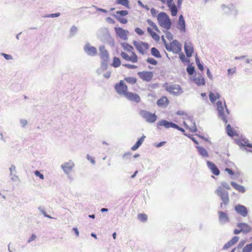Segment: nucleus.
<instances>
[{
    "label": "nucleus",
    "instance_id": "6e6d98bb",
    "mask_svg": "<svg viewBox=\"0 0 252 252\" xmlns=\"http://www.w3.org/2000/svg\"><path fill=\"white\" fill-rule=\"evenodd\" d=\"M1 56H3L6 60H10L13 59L12 56L11 55L6 54L5 53H1Z\"/></svg>",
    "mask_w": 252,
    "mask_h": 252
},
{
    "label": "nucleus",
    "instance_id": "09e8293b",
    "mask_svg": "<svg viewBox=\"0 0 252 252\" xmlns=\"http://www.w3.org/2000/svg\"><path fill=\"white\" fill-rule=\"evenodd\" d=\"M209 96L211 102L212 103H214L217 100V97L213 92H210L209 93Z\"/></svg>",
    "mask_w": 252,
    "mask_h": 252
},
{
    "label": "nucleus",
    "instance_id": "f3484780",
    "mask_svg": "<svg viewBox=\"0 0 252 252\" xmlns=\"http://www.w3.org/2000/svg\"><path fill=\"white\" fill-rule=\"evenodd\" d=\"M167 3V5L170 10L171 14L172 16L177 15L178 12V8L177 6L174 3H173V0H165Z\"/></svg>",
    "mask_w": 252,
    "mask_h": 252
},
{
    "label": "nucleus",
    "instance_id": "a19ab883",
    "mask_svg": "<svg viewBox=\"0 0 252 252\" xmlns=\"http://www.w3.org/2000/svg\"><path fill=\"white\" fill-rule=\"evenodd\" d=\"M138 60L137 56L134 52H132V56H129L128 61H130L133 63H136Z\"/></svg>",
    "mask_w": 252,
    "mask_h": 252
},
{
    "label": "nucleus",
    "instance_id": "de8ad7c7",
    "mask_svg": "<svg viewBox=\"0 0 252 252\" xmlns=\"http://www.w3.org/2000/svg\"><path fill=\"white\" fill-rule=\"evenodd\" d=\"M147 23L152 27L153 28V29L157 31V32H159V30L158 29V27L156 26V25L151 20L148 19L147 20Z\"/></svg>",
    "mask_w": 252,
    "mask_h": 252
},
{
    "label": "nucleus",
    "instance_id": "39448f33",
    "mask_svg": "<svg viewBox=\"0 0 252 252\" xmlns=\"http://www.w3.org/2000/svg\"><path fill=\"white\" fill-rule=\"evenodd\" d=\"M215 193L220 197L225 206L227 205L229 202L228 192L222 189L221 187L218 188Z\"/></svg>",
    "mask_w": 252,
    "mask_h": 252
},
{
    "label": "nucleus",
    "instance_id": "052dcab7",
    "mask_svg": "<svg viewBox=\"0 0 252 252\" xmlns=\"http://www.w3.org/2000/svg\"><path fill=\"white\" fill-rule=\"evenodd\" d=\"M135 32L137 34H138L139 35H142L144 33V31L139 28H136L135 29Z\"/></svg>",
    "mask_w": 252,
    "mask_h": 252
},
{
    "label": "nucleus",
    "instance_id": "5fc2aeb1",
    "mask_svg": "<svg viewBox=\"0 0 252 252\" xmlns=\"http://www.w3.org/2000/svg\"><path fill=\"white\" fill-rule=\"evenodd\" d=\"M132 156V153L130 152H126V153H125L123 155V158L125 160V159H129L130 158V157Z\"/></svg>",
    "mask_w": 252,
    "mask_h": 252
},
{
    "label": "nucleus",
    "instance_id": "c85d7f7f",
    "mask_svg": "<svg viewBox=\"0 0 252 252\" xmlns=\"http://www.w3.org/2000/svg\"><path fill=\"white\" fill-rule=\"evenodd\" d=\"M172 47L173 52H177L181 51V45L177 40H174L172 42Z\"/></svg>",
    "mask_w": 252,
    "mask_h": 252
},
{
    "label": "nucleus",
    "instance_id": "338daca9",
    "mask_svg": "<svg viewBox=\"0 0 252 252\" xmlns=\"http://www.w3.org/2000/svg\"><path fill=\"white\" fill-rule=\"evenodd\" d=\"M11 176V180L15 182L18 180V176L14 173H12V175H10Z\"/></svg>",
    "mask_w": 252,
    "mask_h": 252
},
{
    "label": "nucleus",
    "instance_id": "2f4dec72",
    "mask_svg": "<svg viewBox=\"0 0 252 252\" xmlns=\"http://www.w3.org/2000/svg\"><path fill=\"white\" fill-rule=\"evenodd\" d=\"M147 32L156 41H159L160 38L159 36L155 32H153L151 28L148 27L147 28Z\"/></svg>",
    "mask_w": 252,
    "mask_h": 252
},
{
    "label": "nucleus",
    "instance_id": "ddd939ff",
    "mask_svg": "<svg viewBox=\"0 0 252 252\" xmlns=\"http://www.w3.org/2000/svg\"><path fill=\"white\" fill-rule=\"evenodd\" d=\"M138 75L140 79L147 82L150 81L153 77V73L151 71L139 72Z\"/></svg>",
    "mask_w": 252,
    "mask_h": 252
},
{
    "label": "nucleus",
    "instance_id": "0e129e2a",
    "mask_svg": "<svg viewBox=\"0 0 252 252\" xmlns=\"http://www.w3.org/2000/svg\"><path fill=\"white\" fill-rule=\"evenodd\" d=\"M87 159L88 160H90V162L93 164H94L95 163V160L94 158H93L92 157H91L89 155H87L86 157Z\"/></svg>",
    "mask_w": 252,
    "mask_h": 252
},
{
    "label": "nucleus",
    "instance_id": "c03bdc74",
    "mask_svg": "<svg viewBox=\"0 0 252 252\" xmlns=\"http://www.w3.org/2000/svg\"><path fill=\"white\" fill-rule=\"evenodd\" d=\"M195 62L198 67V68L201 71H203L204 69L203 65L200 63L199 58L196 56L195 57Z\"/></svg>",
    "mask_w": 252,
    "mask_h": 252
},
{
    "label": "nucleus",
    "instance_id": "c9c22d12",
    "mask_svg": "<svg viewBox=\"0 0 252 252\" xmlns=\"http://www.w3.org/2000/svg\"><path fill=\"white\" fill-rule=\"evenodd\" d=\"M111 65L114 67H118L120 66L121 65V61L120 59L116 57H114L113 63Z\"/></svg>",
    "mask_w": 252,
    "mask_h": 252
},
{
    "label": "nucleus",
    "instance_id": "423d86ee",
    "mask_svg": "<svg viewBox=\"0 0 252 252\" xmlns=\"http://www.w3.org/2000/svg\"><path fill=\"white\" fill-rule=\"evenodd\" d=\"M114 88L116 92L120 95H126L127 92V86L123 80H121L119 83L115 84Z\"/></svg>",
    "mask_w": 252,
    "mask_h": 252
},
{
    "label": "nucleus",
    "instance_id": "e2e57ef3",
    "mask_svg": "<svg viewBox=\"0 0 252 252\" xmlns=\"http://www.w3.org/2000/svg\"><path fill=\"white\" fill-rule=\"evenodd\" d=\"M221 185L223 188H224L227 189H230V187L229 184L225 182H222L221 184Z\"/></svg>",
    "mask_w": 252,
    "mask_h": 252
},
{
    "label": "nucleus",
    "instance_id": "37998d69",
    "mask_svg": "<svg viewBox=\"0 0 252 252\" xmlns=\"http://www.w3.org/2000/svg\"><path fill=\"white\" fill-rule=\"evenodd\" d=\"M252 251V243L247 245L243 249V252H251Z\"/></svg>",
    "mask_w": 252,
    "mask_h": 252
},
{
    "label": "nucleus",
    "instance_id": "f03ea898",
    "mask_svg": "<svg viewBox=\"0 0 252 252\" xmlns=\"http://www.w3.org/2000/svg\"><path fill=\"white\" fill-rule=\"evenodd\" d=\"M157 20L159 25L167 30L171 28V22L168 15L164 12H160L157 16Z\"/></svg>",
    "mask_w": 252,
    "mask_h": 252
},
{
    "label": "nucleus",
    "instance_id": "49530a36",
    "mask_svg": "<svg viewBox=\"0 0 252 252\" xmlns=\"http://www.w3.org/2000/svg\"><path fill=\"white\" fill-rule=\"evenodd\" d=\"M179 58L183 63H189L190 62L189 59L186 58L185 55L182 53L179 54Z\"/></svg>",
    "mask_w": 252,
    "mask_h": 252
},
{
    "label": "nucleus",
    "instance_id": "8fccbe9b",
    "mask_svg": "<svg viewBox=\"0 0 252 252\" xmlns=\"http://www.w3.org/2000/svg\"><path fill=\"white\" fill-rule=\"evenodd\" d=\"M146 61L148 63L152 64L153 65H156L158 64V62L155 59L152 58H148Z\"/></svg>",
    "mask_w": 252,
    "mask_h": 252
},
{
    "label": "nucleus",
    "instance_id": "0eeeda50",
    "mask_svg": "<svg viewBox=\"0 0 252 252\" xmlns=\"http://www.w3.org/2000/svg\"><path fill=\"white\" fill-rule=\"evenodd\" d=\"M217 108L218 111L219 117L220 118L225 124L228 122L226 116L224 114V107L222 101H218L217 102Z\"/></svg>",
    "mask_w": 252,
    "mask_h": 252
},
{
    "label": "nucleus",
    "instance_id": "6ab92c4d",
    "mask_svg": "<svg viewBox=\"0 0 252 252\" xmlns=\"http://www.w3.org/2000/svg\"><path fill=\"white\" fill-rule=\"evenodd\" d=\"M125 97L129 100L135 102H139L140 101V97L139 95L136 93L127 92L126 94Z\"/></svg>",
    "mask_w": 252,
    "mask_h": 252
},
{
    "label": "nucleus",
    "instance_id": "ea45409f",
    "mask_svg": "<svg viewBox=\"0 0 252 252\" xmlns=\"http://www.w3.org/2000/svg\"><path fill=\"white\" fill-rule=\"evenodd\" d=\"M115 18L121 23L122 24H126L127 22V20L126 19L123 18L119 16L118 15H113Z\"/></svg>",
    "mask_w": 252,
    "mask_h": 252
},
{
    "label": "nucleus",
    "instance_id": "dca6fc26",
    "mask_svg": "<svg viewBox=\"0 0 252 252\" xmlns=\"http://www.w3.org/2000/svg\"><path fill=\"white\" fill-rule=\"evenodd\" d=\"M184 49L187 57H191L193 52L192 44L190 41H186L184 44Z\"/></svg>",
    "mask_w": 252,
    "mask_h": 252
},
{
    "label": "nucleus",
    "instance_id": "f704fd0d",
    "mask_svg": "<svg viewBox=\"0 0 252 252\" xmlns=\"http://www.w3.org/2000/svg\"><path fill=\"white\" fill-rule=\"evenodd\" d=\"M151 54L156 58H160L161 56L159 51L156 48L153 47L151 48Z\"/></svg>",
    "mask_w": 252,
    "mask_h": 252
},
{
    "label": "nucleus",
    "instance_id": "b1692460",
    "mask_svg": "<svg viewBox=\"0 0 252 252\" xmlns=\"http://www.w3.org/2000/svg\"><path fill=\"white\" fill-rule=\"evenodd\" d=\"M169 103V100L166 96H162L159 98L157 102V104L158 106L162 107H166Z\"/></svg>",
    "mask_w": 252,
    "mask_h": 252
},
{
    "label": "nucleus",
    "instance_id": "13d9d810",
    "mask_svg": "<svg viewBox=\"0 0 252 252\" xmlns=\"http://www.w3.org/2000/svg\"><path fill=\"white\" fill-rule=\"evenodd\" d=\"M123 65L129 69H136L137 68L136 65L128 63L124 64Z\"/></svg>",
    "mask_w": 252,
    "mask_h": 252
},
{
    "label": "nucleus",
    "instance_id": "412c9836",
    "mask_svg": "<svg viewBox=\"0 0 252 252\" xmlns=\"http://www.w3.org/2000/svg\"><path fill=\"white\" fill-rule=\"evenodd\" d=\"M207 165L208 168L211 171L213 174L216 176H218L220 174V170L213 162L210 161H207Z\"/></svg>",
    "mask_w": 252,
    "mask_h": 252
},
{
    "label": "nucleus",
    "instance_id": "393cba45",
    "mask_svg": "<svg viewBox=\"0 0 252 252\" xmlns=\"http://www.w3.org/2000/svg\"><path fill=\"white\" fill-rule=\"evenodd\" d=\"M239 237L238 236H234L230 241L227 242L223 246V249L226 250L230 248L232 245L236 244L239 240Z\"/></svg>",
    "mask_w": 252,
    "mask_h": 252
},
{
    "label": "nucleus",
    "instance_id": "69168bd1",
    "mask_svg": "<svg viewBox=\"0 0 252 252\" xmlns=\"http://www.w3.org/2000/svg\"><path fill=\"white\" fill-rule=\"evenodd\" d=\"M20 124H21V126L23 127H25L27 125V123H28L27 120H26L25 119H21L20 120Z\"/></svg>",
    "mask_w": 252,
    "mask_h": 252
},
{
    "label": "nucleus",
    "instance_id": "9d476101",
    "mask_svg": "<svg viewBox=\"0 0 252 252\" xmlns=\"http://www.w3.org/2000/svg\"><path fill=\"white\" fill-rule=\"evenodd\" d=\"M221 8L224 13L228 14L229 12L236 16L238 13V10L236 8L233 4H229L227 5L225 4L221 5Z\"/></svg>",
    "mask_w": 252,
    "mask_h": 252
},
{
    "label": "nucleus",
    "instance_id": "6e6552de",
    "mask_svg": "<svg viewBox=\"0 0 252 252\" xmlns=\"http://www.w3.org/2000/svg\"><path fill=\"white\" fill-rule=\"evenodd\" d=\"M84 52L89 56L94 57L97 55L96 48L92 46L90 43H87L84 46Z\"/></svg>",
    "mask_w": 252,
    "mask_h": 252
},
{
    "label": "nucleus",
    "instance_id": "79ce46f5",
    "mask_svg": "<svg viewBox=\"0 0 252 252\" xmlns=\"http://www.w3.org/2000/svg\"><path fill=\"white\" fill-rule=\"evenodd\" d=\"M187 71L189 75H193L195 73L194 67L191 65H189L187 68Z\"/></svg>",
    "mask_w": 252,
    "mask_h": 252
},
{
    "label": "nucleus",
    "instance_id": "20e7f679",
    "mask_svg": "<svg viewBox=\"0 0 252 252\" xmlns=\"http://www.w3.org/2000/svg\"><path fill=\"white\" fill-rule=\"evenodd\" d=\"M75 166L74 162L70 160L67 162H65L62 164L61 166V168L63 169L64 173L67 176V178L70 180H72V178L70 176V173L72 171L73 168Z\"/></svg>",
    "mask_w": 252,
    "mask_h": 252
},
{
    "label": "nucleus",
    "instance_id": "7ed1b4c3",
    "mask_svg": "<svg viewBox=\"0 0 252 252\" xmlns=\"http://www.w3.org/2000/svg\"><path fill=\"white\" fill-rule=\"evenodd\" d=\"M139 114L146 122L149 123H153L155 122L157 119V116L155 113L153 114L146 110H140Z\"/></svg>",
    "mask_w": 252,
    "mask_h": 252
},
{
    "label": "nucleus",
    "instance_id": "864d4df0",
    "mask_svg": "<svg viewBox=\"0 0 252 252\" xmlns=\"http://www.w3.org/2000/svg\"><path fill=\"white\" fill-rule=\"evenodd\" d=\"M61 15L60 13H52L48 15H46L44 16V17H47V18H55V17H58L60 16Z\"/></svg>",
    "mask_w": 252,
    "mask_h": 252
},
{
    "label": "nucleus",
    "instance_id": "774afa93",
    "mask_svg": "<svg viewBox=\"0 0 252 252\" xmlns=\"http://www.w3.org/2000/svg\"><path fill=\"white\" fill-rule=\"evenodd\" d=\"M9 171H10V175H12V173H13L14 172H16V167L14 165L12 164L9 168Z\"/></svg>",
    "mask_w": 252,
    "mask_h": 252
},
{
    "label": "nucleus",
    "instance_id": "bb28decb",
    "mask_svg": "<svg viewBox=\"0 0 252 252\" xmlns=\"http://www.w3.org/2000/svg\"><path fill=\"white\" fill-rule=\"evenodd\" d=\"M146 136L145 135H142L136 142V143L131 147V149L132 151H134L138 149L140 146L143 143Z\"/></svg>",
    "mask_w": 252,
    "mask_h": 252
},
{
    "label": "nucleus",
    "instance_id": "a211bd4d",
    "mask_svg": "<svg viewBox=\"0 0 252 252\" xmlns=\"http://www.w3.org/2000/svg\"><path fill=\"white\" fill-rule=\"evenodd\" d=\"M99 51L101 61L109 60V55L104 45H101L99 47Z\"/></svg>",
    "mask_w": 252,
    "mask_h": 252
},
{
    "label": "nucleus",
    "instance_id": "f257e3e1",
    "mask_svg": "<svg viewBox=\"0 0 252 252\" xmlns=\"http://www.w3.org/2000/svg\"><path fill=\"white\" fill-rule=\"evenodd\" d=\"M97 37L102 42H106L112 47L114 46L115 41L111 36L108 28H100L97 32Z\"/></svg>",
    "mask_w": 252,
    "mask_h": 252
},
{
    "label": "nucleus",
    "instance_id": "1a4fd4ad",
    "mask_svg": "<svg viewBox=\"0 0 252 252\" xmlns=\"http://www.w3.org/2000/svg\"><path fill=\"white\" fill-rule=\"evenodd\" d=\"M167 90L171 94L176 95H180L183 93L182 88L180 85L173 84L170 85Z\"/></svg>",
    "mask_w": 252,
    "mask_h": 252
},
{
    "label": "nucleus",
    "instance_id": "a878e982",
    "mask_svg": "<svg viewBox=\"0 0 252 252\" xmlns=\"http://www.w3.org/2000/svg\"><path fill=\"white\" fill-rule=\"evenodd\" d=\"M146 136L145 135H142L136 142V143L131 147V149L132 151H134L138 149L140 146L143 143Z\"/></svg>",
    "mask_w": 252,
    "mask_h": 252
},
{
    "label": "nucleus",
    "instance_id": "f8f14e48",
    "mask_svg": "<svg viewBox=\"0 0 252 252\" xmlns=\"http://www.w3.org/2000/svg\"><path fill=\"white\" fill-rule=\"evenodd\" d=\"M133 45L136 48V49L142 55L145 54V51L143 49V47L147 50L149 48V44L147 42H138L137 41H134Z\"/></svg>",
    "mask_w": 252,
    "mask_h": 252
},
{
    "label": "nucleus",
    "instance_id": "bf43d9fd",
    "mask_svg": "<svg viewBox=\"0 0 252 252\" xmlns=\"http://www.w3.org/2000/svg\"><path fill=\"white\" fill-rule=\"evenodd\" d=\"M164 46H165L166 49L168 51L171 52V51H173V49L172 47V42H171L169 45L167 43L164 44Z\"/></svg>",
    "mask_w": 252,
    "mask_h": 252
},
{
    "label": "nucleus",
    "instance_id": "4be33fe9",
    "mask_svg": "<svg viewBox=\"0 0 252 252\" xmlns=\"http://www.w3.org/2000/svg\"><path fill=\"white\" fill-rule=\"evenodd\" d=\"M177 28L180 30L181 32H186V23L184 19V17L182 15H180L178 20V25Z\"/></svg>",
    "mask_w": 252,
    "mask_h": 252
},
{
    "label": "nucleus",
    "instance_id": "aec40b11",
    "mask_svg": "<svg viewBox=\"0 0 252 252\" xmlns=\"http://www.w3.org/2000/svg\"><path fill=\"white\" fill-rule=\"evenodd\" d=\"M237 227L240 228L241 232L244 234L248 233L252 230L251 227L246 223H238L237 224Z\"/></svg>",
    "mask_w": 252,
    "mask_h": 252
},
{
    "label": "nucleus",
    "instance_id": "58836bf2",
    "mask_svg": "<svg viewBox=\"0 0 252 252\" xmlns=\"http://www.w3.org/2000/svg\"><path fill=\"white\" fill-rule=\"evenodd\" d=\"M226 132H227V134L229 136L233 137V136H234V131H233V129L231 127L230 125L229 124V125H228L226 126Z\"/></svg>",
    "mask_w": 252,
    "mask_h": 252
},
{
    "label": "nucleus",
    "instance_id": "3c124183",
    "mask_svg": "<svg viewBox=\"0 0 252 252\" xmlns=\"http://www.w3.org/2000/svg\"><path fill=\"white\" fill-rule=\"evenodd\" d=\"M77 31V28L76 26H73L70 30V34L71 36L74 35Z\"/></svg>",
    "mask_w": 252,
    "mask_h": 252
},
{
    "label": "nucleus",
    "instance_id": "4d7b16f0",
    "mask_svg": "<svg viewBox=\"0 0 252 252\" xmlns=\"http://www.w3.org/2000/svg\"><path fill=\"white\" fill-rule=\"evenodd\" d=\"M121 56L124 59L127 61H128L129 56L127 54L124 52H122L121 53Z\"/></svg>",
    "mask_w": 252,
    "mask_h": 252
},
{
    "label": "nucleus",
    "instance_id": "a18cd8bd",
    "mask_svg": "<svg viewBox=\"0 0 252 252\" xmlns=\"http://www.w3.org/2000/svg\"><path fill=\"white\" fill-rule=\"evenodd\" d=\"M128 11L127 10H119L116 12L115 15H118L120 17H123L128 14Z\"/></svg>",
    "mask_w": 252,
    "mask_h": 252
},
{
    "label": "nucleus",
    "instance_id": "cd10ccee",
    "mask_svg": "<svg viewBox=\"0 0 252 252\" xmlns=\"http://www.w3.org/2000/svg\"><path fill=\"white\" fill-rule=\"evenodd\" d=\"M195 83L198 86L201 85H204L205 84V81L204 77L202 76V75L200 74H198V77H195L193 79Z\"/></svg>",
    "mask_w": 252,
    "mask_h": 252
},
{
    "label": "nucleus",
    "instance_id": "2eb2a0df",
    "mask_svg": "<svg viewBox=\"0 0 252 252\" xmlns=\"http://www.w3.org/2000/svg\"><path fill=\"white\" fill-rule=\"evenodd\" d=\"M218 214L219 215V221L220 224H224L229 221L228 216L225 212L219 211Z\"/></svg>",
    "mask_w": 252,
    "mask_h": 252
},
{
    "label": "nucleus",
    "instance_id": "680f3d73",
    "mask_svg": "<svg viewBox=\"0 0 252 252\" xmlns=\"http://www.w3.org/2000/svg\"><path fill=\"white\" fill-rule=\"evenodd\" d=\"M34 174L36 176L39 177L40 179L42 180L44 179V175L40 173V172L39 171L36 170L35 171H34Z\"/></svg>",
    "mask_w": 252,
    "mask_h": 252
},
{
    "label": "nucleus",
    "instance_id": "473e14b6",
    "mask_svg": "<svg viewBox=\"0 0 252 252\" xmlns=\"http://www.w3.org/2000/svg\"><path fill=\"white\" fill-rule=\"evenodd\" d=\"M108 61L109 60L101 61L100 69L97 70V73L98 74L101 73L100 70L104 71L107 69Z\"/></svg>",
    "mask_w": 252,
    "mask_h": 252
},
{
    "label": "nucleus",
    "instance_id": "7c9ffc66",
    "mask_svg": "<svg viewBox=\"0 0 252 252\" xmlns=\"http://www.w3.org/2000/svg\"><path fill=\"white\" fill-rule=\"evenodd\" d=\"M230 184L235 189L241 193H244L246 191L245 187L242 185H239L234 182H231Z\"/></svg>",
    "mask_w": 252,
    "mask_h": 252
},
{
    "label": "nucleus",
    "instance_id": "5701e85b",
    "mask_svg": "<svg viewBox=\"0 0 252 252\" xmlns=\"http://www.w3.org/2000/svg\"><path fill=\"white\" fill-rule=\"evenodd\" d=\"M174 123L171 122H169L165 120H162L157 123V126H164L166 128H169L170 127H173Z\"/></svg>",
    "mask_w": 252,
    "mask_h": 252
},
{
    "label": "nucleus",
    "instance_id": "4c0bfd02",
    "mask_svg": "<svg viewBox=\"0 0 252 252\" xmlns=\"http://www.w3.org/2000/svg\"><path fill=\"white\" fill-rule=\"evenodd\" d=\"M122 46L123 48L126 51L128 52H131L133 49V48L132 46L130 45L128 43L125 42L122 44Z\"/></svg>",
    "mask_w": 252,
    "mask_h": 252
},
{
    "label": "nucleus",
    "instance_id": "e433bc0d",
    "mask_svg": "<svg viewBox=\"0 0 252 252\" xmlns=\"http://www.w3.org/2000/svg\"><path fill=\"white\" fill-rule=\"evenodd\" d=\"M124 80L127 83L130 84H134L137 82V79L136 78L133 77H125Z\"/></svg>",
    "mask_w": 252,
    "mask_h": 252
},
{
    "label": "nucleus",
    "instance_id": "603ef678",
    "mask_svg": "<svg viewBox=\"0 0 252 252\" xmlns=\"http://www.w3.org/2000/svg\"><path fill=\"white\" fill-rule=\"evenodd\" d=\"M138 219L142 221H145L147 220V216L144 214H140L138 215Z\"/></svg>",
    "mask_w": 252,
    "mask_h": 252
},
{
    "label": "nucleus",
    "instance_id": "9b49d317",
    "mask_svg": "<svg viewBox=\"0 0 252 252\" xmlns=\"http://www.w3.org/2000/svg\"><path fill=\"white\" fill-rule=\"evenodd\" d=\"M115 31L117 36L120 38L124 40L127 39V33H128L127 30H124L120 27H115Z\"/></svg>",
    "mask_w": 252,
    "mask_h": 252
},
{
    "label": "nucleus",
    "instance_id": "72a5a7b5",
    "mask_svg": "<svg viewBox=\"0 0 252 252\" xmlns=\"http://www.w3.org/2000/svg\"><path fill=\"white\" fill-rule=\"evenodd\" d=\"M116 3L124 6L127 8H130L128 0H116Z\"/></svg>",
    "mask_w": 252,
    "mask_h": 252
},
{
    "label": "nucleus",
    "instance_id": "c756f323",
    "mask_svg": "<svg viewBox=\"0 0 252 252\" xmlns=\"http://www.w3.org/2000/svg\"><path fill=\"white\" fill-rule=\"evenodd\" d=\"M196 148L202 158H206L209 157L208 153L204 148L201 146H197Z\"/></svg>",
    "mask_w": 252,
    "mask_h": 252
},
{
    "label": "nucleus",
    "instance_id": "4468645a",
    "mask_svg": "<svg viewBox=\"0 0 252 252\" xmlns=\"http://www.w3.org/2000/svg\"><path fill=\"white\" fill-rule=\"evenodd\" d=\"M234 209L235 211L243 217H245L248 214L247 208L244 205L241 204L236 205Z\"/></svg>",
    "mask_w": 252,
    "mask_h": 252
}]
</instances>
